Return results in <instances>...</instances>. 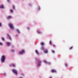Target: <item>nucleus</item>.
Returning <instances> with one entry per match:
<instances>
[{"label":"nucleus","instance_id":"nucleus-12","mask_svg":"<svg viewBox=\"0 0 78 78\" xmlns=\"http://www.w3.org/2000/svg\"><path fill=\"white\" fill-rule=\"evenodd\" d=\"M45 53H48V50H46L44 51Z\"/></svg>","mask_w":78,"mask_h":78},{"label":"nucleus","instance_id":"nucleus-2","mask_svg":"<svg viewBox=\"0 0 78 78\" xmlns=\"http://www.w3.org/2000/svg\"><path fill=\"white\" fill-rule=\"evenodd\" d=\"M9 25L10 28L11 29H14V27L12 24L10 23L9 24Z\"/></svg>","mask_w":78,"mask_h":78},{"label":"nucleus","instance_id":"nucleus-29","mask_svg":"<svg viewBox=\"0 0 78 78\" xmlns=\"http://www.w3.org/2000/svg\"><path fill=\"white\" fill-rule=\"evenodd\" d=\"M2 25V24H1V23H0V27H1Z\"/></svg>","mask_w":78,"mask_h":78},{"label":"nucleus","instance_id":"nucleus-14","mask_svg":"<svg viewBox=\"0 0 78 78\" xmlns=\"http://www.w3.org/2000/svg\"><path fill=\"white\" fill-rule=\"evenodd\" d=\"M41 45H42V46H43L44 45V43L42 42L41 43Z\"/></svg>","mask_w":78,"mask_h":78},{"label":"nucleus","instance_id":"nucleus-9","mask_svg":"<svg viewBox=\"0 0 78 78\" xmlns=\"http://www.w3.org/2000/svg\"><path fill=\"white\" fill-rule=\"evenodd\" d=\"M41 61L40 60L38 61V66H40V65H41Z\"/></svg>","mask_w":78,"mask_h":78},{"label":"nucleus","instance_id":"nucleus-30","mask_svg":"<svg viewBox=\"0 0 78 78\" xmlns=\"http://www.w3.org/2000/svg\"><path fill=\"white\" fill-rule=\"evenodd\" d=\"M65 66H67V64H65Z\"/></svg>","mask_w":78,"mask_h":78},{"label":"nucleus","instance_id":"nucleus-27","mask_svg":"<svg viewBox=\"0 0 78 78\" xmlns=\"http://www.w3.org/2000/svg\"><path fill=\"white\" fill-rule=\"evenodd\" d=\"M12 52H14V50L12 49Z\"/></svg>","mask_w":78,"mask_h":78},{"label":"nucleus","instance_id":"nucleus-4","mask_svg":"<svg viewBox=\"0 0 78 78\" xmlns=\"http://www.w3.org/2000/svg\"><path fill=\"white\" fill-rule=\"evenodd\" d=\"M23 53H25V51L24 50H22L21 51L19 52V54L20 55H21V54H22Z\"/></svg>","mask_w":78,"mask_h":78},{"label":"nucleus","instance_id":"nucleus-25","mask_svg":"<svg viewBox=\"0 0 78 78\" xmlns=\"http://www.w3.org/2000/svg\"><path fill=\"white\" fill-rule=\"evenodd\" d=\"M13 8L14 9H15V7H14V5H13Z\"/></svg>","mask_w":78,"mask_h":78},{"label":"nucleus","instance_id":"nucleus-18","mask_svg":"<svg viewBox=\"0 0 78 78\" xmlns=\"http://www.w3.org/2000/svg\"><path fill=\"white\" fill-rule=\"evenodd\" d=\"M37 33H38L39 34H41V32H39V31H37Z\"/></svg>","mask_w":78,"mask_h":78},{"label":"nucleus","instance_id":"nucleus-21","mask_svg":"<svg viewBox=\"0 0 78 78\" xmlns=\"http://www.w3.org/2000/svg\"><path fill=\"white\" fill-rule=\"evenodd\" d=\"M52 52L53 53H55V51H54L53 50H52Z\"/></svg>","mask_w":78,"mask_h":78},{"label":"nucleus","instance_id":"nucleus-11","mask_svg":"<svg viewBox=\"0 0 78 78\" xmlns=\"http://www.w3.org/2000/svg\"><path fill=\"white\" fill-rule=\"evenodd\" d=\"M7 36H8V37H9V39L10 40H11V38L9 36V35L8 34H7Z\"/></svg>","mask_w":78,"mask_h":78},{"label":"nucleus","instance_id":"nucleus-31","mask_svg":"<svg viewBox=\"0 0 78 78\" xmlns=\"http://www.w3.org/2000/svg\"><path fill=\"white\" fill-rule=\"evenodd\" d=\"M36 61H38V60L37 59V58H36Z\"/></svg>","mask_w":78,"mask_h":78},{"label":"nucleus","instance_id":"nucleus-1","mask_svg":"<svg viewBox=\"0 0 78 78\" xmlns=\"http://www.w3.org/2000/svg\"><path fill=\"white\" fill-rule=\"evenodd\" d=\"M6 59V57L5 55H2L1 57V61L2 62H4L5 60Z\"/></svg>","mask_w":78,"mask_h":78},{"label":"nucleus","instance_id":"nucleus-7","mask_svg":"<svg viewBox=\"0 0 78 78\" xmlns=\"http://www.w3.org/2000/svg\"><path fill=\"white\" fill-rule=\"evenodd\" d=\"M6 44H7L8 46H9L10 45V43L9 42H6Z\"/></svg>","mask_w":78,"mask_h":78},{"label":"nucleus","instance_id":"nucleus-24","mask_svg":"<svg viewBox=\"0 0 78 78\" xmlns=\"http://www.w3.org/2000/svg\"><path fill=\"white\" fill-rule=\"evenodd\" d=\"M10 11H11V12H13V11H12V9H11L10 10Z\"/></svg>","mask_w":78,"mask_h":78},{"label":"nucleus","instance_id":"nucleus-8","mask_svg":"<svg viewBox=\"0 0 78 78\" xmlns=\"http://www.w3.org/2000/svg\"><path fill=\"white\" fill-rule=\"evenodd\" d=\"M44 62H45V63H46V64H50V62H48L46 61H44Z\"/></svg>","mask_w":78,"mask_h":78},{"label":"nucleus","instance_id":"nucleus-33","mask_svg":"<svg viewBox=\"0 0 78 78\" xmlns=\"http://www.w3.org/2000/svg\"><path fill=\"white\" fill-rule=\"evenodd\" d=\"M19 78H23L22 77H20Z\"/></svg>","mask_w":78,"mask_h":78},{"label":"nucleus","instance_id":"nucleus-34","mask_svg":"<svg viewBox=\"0 0 78 78\" xmlns=\"http://www.w3.org/2000/svg\"><path fill=\"white\" fill-rule=\"evenodd\" d=\"M18 36V35H16V36Z\"/></svg>","mask_w":78,"mask_h":78},{"label":"nucleus","instance_id":"nucleus-22","mask_svg":"<svg viewBox=\"0 0 78 78\" xmlns=\"http://www.w3.org/2000/svg\"><path fill=\"white\" fill-rule=\"evenodd\" d=\"M3 45V43H2L1 42H0V45Z\"/></svg>","mask_w":78,"mask_h":78},{"label":"nucleus","instance_id":"nucleus-13","mask_svg":"<svg viewBox=\"0 0 78 78\" xmlns=\"http://www.w3.org/2000/svg\"><path fill=\"white\" fill-rule=\"evenodd\" d=\"M35 53L37 54V55H39V53H38V51H37V50H36L35 51Z\"/></svg>","mask_w":78,"mask_h":78},{"label":"nucleus","instance_id":"nucleus-28","mask_svg":"<svg viewBox=\"0 0 78 78\" xmlns=\"http://www.w3.org/2000/svg\"><path fill=\"white\" fill-rule=\"evenodd\" d=\"M8 2H9V0H7Z\"/></svg>","mask_w":78,"mask_h":78},{"label":"nucleus","instance_id":"nucleus-16","mask_svg":"<svg viewBox=\"0 0 78 78\" xmlns=\"http://www.w3.org/2000/svg\"><path fill=\"white\" fill-rule=\"evenodd\" d=\"M41 50H44V47H42L41 48Z\"/></svg>","mask_w":78,"mask_h":78},{"label":"nucleus","instance_id":"nucleus-19","mask_svg":"<svg viewBox=\"0 0 78 78\" xmlns=\"http://www.w3.org/2000/svg\"><path fill=\"white\" fill-rule=\"evenodd\" d=\"M49 44H50V45H51V41H49Z\"/></svg>","mask_w":78,"mask_h":78},{"label":"nucleus","instance_id":"nucleus-20","mask_svg":"<svg viewBox=\"0 0 78 78\" xmlns=\"http://www.w3.org/2000/svg\"><path fill=\"white\" fill-rule=\"evenodd\" d=\"M12 66H13V67H15V66H16V65L12 63Z\"/></svg>","mask_w":78,"mask_h":78},{"label":"nucleus","instance_id":"nucleus-5","mask_svg":"<svg viewBox=\"0 0 78 78\" xmlns=\"http://www.w3.org/2000/svg\"><path fill=\"white\" fill-rule=\"evenodd\" d=\"M51 72L52 73H53V72H55V73H56V71L55 69H52L51 71Z\"/></svg>","mask_w":78,"mask_h":78},{"label":"nucleus","instance_id":"nucleus-26","mask_svg":"<svg viewBox=\"0 0 78 78\" xmlns=\"http://www.w3.org/2000/svg\"><path fill=\"white\" fill-rule=\"evenodd\" d=\"M53 47H56V45H55V44H53Z\"/></svg>","mask_w":78,"mask_h":78},{"label":"nucleus","instance_id":"nucleus-32","mask_svg":"<svg viewBox=\"0 0 78 78\" xmlns=\"http://www.w3.org/2000/svg\"><path fill=\"white\" fill-rule=\"evenodd\" d=\"M49 78H52L51 77H49Z\"/></svg>","mask_w":78,"mask_h":78},{"label":"nucleus","instance_id":"nucleus-3","mask_svg":"<svg viewBox=\"0 0 78 78\" xmlns=\"http://www.w3.org/2000/svg\"><path fill=\"white\" fill-rule=\"evenodd\" d=\"M12 70L13 72H14L16 75H17V70L15 69H13Z\"/></svg>","mask_w":78,"mask_h":78},{"label":"nucleus","instance_id":"nucleus-10","mask_svg":"<svg viewBox=\"0 0 78 78\" xmlns=\"http://www.w3.org/2000/svg\"><path fill=\"white\" fill-rule=\"evenodd\" d=\"M0 8H2V9H3L4 8L3 5H2L1 6H0Z\"/></svg>","mask_w":78,"mask_h":78},{"label":"nucleus","instance_id":"nucleus-17","mask_svg":"<svg viewBox=\"0 0 78 78\" xmlns=\"http://www.w3.org/2000/svg\"><path fill=\"white\" fill-rule=\"evenodd\" d=\"M73 48V46L69 48V50H72Z\"/></svg>","mask_w":78,"mask_h":78},{"label":"nucleus","instance_id":"nucleus-15","mask_svg":"<svg viewBox=\"0 0 78 78\" xmlns=\"http://www.w3.org/2000/svg\"><path fill=\"white\" fill-rule=\"evenodd\" d=\"M16 31H17V32H18V33L20 34V31H19V30H16Z\"/></svg>","mask_w":78,"mask_h":78},{"label":"nucleus","instance_id":"nucleus-6","mask_svg":"<svg viewBox=\"0 0 78 78\" xmlns=\"http://www.w3.org/2000/svg\"><path fill=\"white\" fill-rule=\"evenodd\" d=\"M7 18L8 19H10L12 18V16H9L8 17H7Z\"/></svg>","mask_w":78,"mask_h":78},{"label":"nucleus","instance_id":"nucleus-23","mask_svg":"<svg viewBox=\"0 0 78 78\" xmlns=\"http://www.w3.org/2000/svg\"><path fill=\"white\" fill-rule=\"evenodd\" d=\"M2 41H5V39H4V38H3V37H2Z\"/></svg>","mask_w":78,"mask_h":78}]
</instances>
